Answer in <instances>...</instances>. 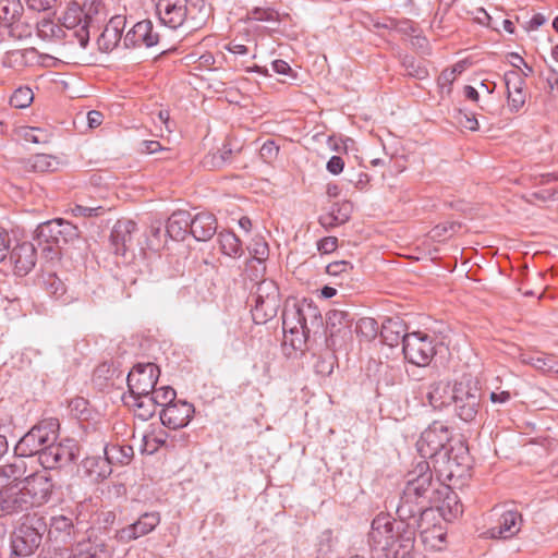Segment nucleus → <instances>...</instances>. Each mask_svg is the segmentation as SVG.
<instances>
[{"label":"nucleus","mask_w":558,"mask_h":558,"mask_svg":"<svg viewBox=\"0 0 558 558\" xmlns=\"http://www.w3.org/2000/svg\"><path fill=\"white\" fill-rule=\"evenodd\" d=\"M452 494L449 486L434 477L429 462L422 460L405 475V486L397 507V515L401 520L415 519L421 522L423 515L434 507L451 508V501H456ZM461 511L456 505V513Z\"/></svg>","instance_id":"obj_1"},{"label":"nucleus","mask_w":558,"mask_h":558,"mask_svg":"<svg viewBox=\"0 0 558 558\" xmlns=\"http://www.w3.org/2000/svg\"><path fill=\"white\" fill-rule=\"evenodd\" d=\"M451 432L448 426L435 421L421 435L416 442L417 451L424 459H432L434 465H444L442 472H447L448 477H452L459 473L461 466H466L468 450L459 442L454 449L450 445Z\"/></svg>","instance_id":"obj_2"},{"label":"nucleus","mask_w":558,"mask_h":558,"mask_svg":"<svg viewBox=\"0 0 558 558\" xmlns=\"http://www.w3.org/2000/svg\"><path fill=\"white\" fill-rule=\"evenodd\" d=\"M308 322L312 326H319L317 307L306 302L288 304L282 313L284 342L289 341L295 350H303L311 332Z\"/></svg>","instance_id":"obj_3"},{"label":"nucleus","mask_w":558,"mask_h":558,"mask_svg":"<svg viewBox=\"0 0 558 558\" xmlns=\"http://www.w3.org/2000/svg\"><path fill=\"white\" fill-rule=\"evenodd\" d=\"M60 424L54 417L41 420L34 425L16 444L14 452L17 457H38L50 449L59 438Z\"/></svg>","instance_id":"obj_4"},{"label":"nucleus","mask_w":558,"mask_h":558,"mask_svg":"<svg viewBox=\"0 0 558 558\" xmlns=\"http://www.w3.org/2000/svg\"><path fill=\"white\" fill-rule=\"evenodd\" d=\"M80 236L76 226L62 218L52 219L39 225L36 229V240L43 252L50 254V258L59 256L58 248L62 244L73 242Z\"/></svg>","instance_id":"obj_5"},{"label":"nucleus","mask_w":558,"mask_h":558,"mask_svg":"<svg viewBox=\"0 0 558 558\" xmlns=\"http://www.w3.org/2000/svg\"><path fill=\"white\" fill-rule=\"evenodd\" d=\"M452 402L457 415L464 422L475 420L481 405V389L476 380L462 378L453 385Z\"/></svg>","instance_id":"obj_6"},{"label":"nucleus","mask_w":558,"mask_h":558,"mask_svg":"<svg viewBox=\"0 0 558 558\" xmlns=\"http://www.w3.org/2000/svg\"><path fill=\"white\" fill-rule=\"evenodd\" d=\"M46 524L40 518L28 519L23 522L12 536V551L19 557H27L41 544Z\"/></svg>","instance_id":"obj_7"},{"label":"nucleus","mask_w":558,"mask_h":558,"mask_svg":"<svg viewBox=\"0 0 558 558\" xmlns=\"http://www.w3.org/2000/svg\"><path fill=\"white\" fill-rule=\"evenodd\" d=\"M97 12L94 3L81 7L76 2L68 5L62 17V25L68 29H75L74 35L81 47L85 48L89 40V26L94 21V14Z\"/></svg>","instance_id":"obj_8"},{"label":"nucleus","mask_w":558,"mask_h":558,"mask_svg":"<svg viewBox=\"0 0 558 558\" xmlns=\"http://www.w3.org/2000/svg\"><path fill=\"white\" fill-rule=\"evenodd\" d=\"M421 527V522L415 519H399V532L388 541V548L381 549L385 558H399L414 548L415 532Z\"/></svg>","instance_id":"obj_9"},{"label":"nucleus","mask_w":558,"mask_h":558,"mask_svg":"<svg viewBox=\"0 0 558 558\" xmlns=\"http://www.w3.org/2000/svg\"><path fill=\"white\" fill-rule=\"evenodd\" d=\"M435 353L433 339L428 335L417 331L404 337L403 354L410 363L426 366Z\"/></svg>","instance_id":"obj_10"},{"label":"nucleus","mask_w":558,"mask_h":558,"mask_svg":"<svg viewBox=\"0 0 558 558\" xmlns=\"http://www.w3.org/2000/svg\"><path fill=\"white\" fill-rule=\"evenodd\" d=\"M53 487L52 478L46 471L34 472L25 476L22 486L32 508L48 502Z\"/></svg>","instance_id":"obj_11"},{"label":"nucleus","mask_w":558,"mask_h":558,"mask_svg":"<svg viewBox=\"0 0 558 558\" xmlns=\"http://www.w3.org/2000/svg\"><path fill=\"white\" fill-rule=\"evenodd\" d=\"M160 371L154 363L137 364L128 375V387L132 396L150 395L154 390Z\"/></svg>","instance_id":"obj_12"},{"label":"nucleus","mask_w":558,"mask_h":558,"mask_svg":"<svg viewBox=\"0 0 558 558\" xmlns=\"http://www.w3.org/2000/svg\"><path fill=\"white\" fill-rule=\"evenodd\" d=\"M78 457V445L73 439L56 440L48 451L41 454L44 469H57L72 463Z\"/></svg>","instance_id":"obj_13"},{"label":"nucleus","mask_w":558,"mask_h":558,"mask_svg":"<svg viewBox=\"0 0 558 558\" xmlns=\"http://www.w3.org/2000/svg\"><path fill=\"white\" fill-rule=\"evenodd\" d=\"M399 521L391 520L387 514H378L372 521L371 531L368 533V545L381 553L387 549L388 541L393 538V533L399 532Z\"/></svg>","instance_id":"obj_14"},{"label":"nucleus","mask_w":558,"mask_h":558,"mask_svg":"<svg viewBox=\"0 0 558 558\" xmlns=\"http://www.w3.org/2000/svg\"><path fill=\"white\" fill-rule=\"evenodd\" d=\"M279 305V291L272 280H263L257 284L255 292V317L263 313L265 318L272 317Z\"/></svg>","instance_id":"obj_15"},{"label":"nucleus","mask_w":558,"mask_h":558,"mask_svg":"<svg viewBox=\"0 0 558 558\" xmlns=\"http://www.w3.org/2000/svg\"><path fill=\"white\" fill-rule=\"evenodd\" d=\"M160 40L159 33L150 20L137 22L124 36L123 45L125 48L146 47L150 48L158 45Z\"/></svg>","instance_id":"obj_16"},{"label":"nucleus","mask_w":558,"mask_h":558,"mask_svg":"<svg viewBox=\"0 0 558 558\" xmlns=\"http://www.w3.org/2000/svg\"><path fill=\"white\" fill-rule=\"evenodd\" d=\"M159 523L158 512H145L134 523L118 530L116 538L121 543H129L153 532Z\"/></svg>","instance_id":"obj_17"},{"label":"nucleus","mask_w":558,"mask_h":558,"mask_svg":"<svg viewBox=\"0 0 558 558\" xmlns=\"http://www.w3.org/2000/svg\"><path fill=\"white\" fill-rule=\"evenodd\" d=\"M23 492L21 483H14L0 489V517L27 511L32 508Z\"/></svg>","instance_id":"obj_18"},{"label":"nucleus","mask_w":558,"mask_h":558,"mask_svg":"<svg viewBox=\"0 0 558 558\" xmlns=\"http://www.w3.org/2000/svg\"><path fill=\"white\" fill-rule=\"evenodd\" d=\"M156 10L161 23L175 29L186 20L187 0H158Z\"/></svg>","instance_id":"obj_19"},{"label":"nucleus","mask_w":558,"mask_h":558,"mask_svg":"<svg viewBox=\"0 0 558 558\" xmlns=\"http://www.w3.org/2000/svg\"><path fill=\"white\" fill-rule=\"evenodd\" d=\"M194 411L195 409L192 403L178 400L175 403L162 409L160 420L165 426L171 429L182 428L190 423Z\"/></svg>","instance_id":"obj_20"},{"label":"nucleus","mask_w":558,"mask_h":558,"mask_svg":"<svg viewBox=\"0 0 558 558\" xmlns=\"http://www.w3.org/2000/svg\"><path fill=\"white\" fill-rule=\"evenodd\" d=\"M504 80L509 110L518 112L526 102L525 80L519 70L506 72Z\"/></svg>","instance_id":"obj_21"},{"label":"nucleus","mask_w":558,"mask_h":558,"mask_svg":"<svg viewBox=\"0 0 558 558\" xmlns=\"http://www.w3.org/2000/svg\"><path fill=\"white\" fill-rule=\"evenodd\" d=\"M522 526V515L517 510L502 512L496 524L487 530L486 534L494 539H508L517 535Z\"/></svg>","instance_id":"obj_22"},{"label":"nucleus","mask_w":558,"mask_h":558,"mask_svg":"<svg viewBox=\"0 0 558 558\" xmlns=\"http://www.w3.org/2000/svg\"><path fill=\"white\" fill-rule=\"evenodd\" d=\"M136 223L130 219L118 220L111 231L110 242L117 255H125L133 242Z\"/></svg>","instance_id":"obj_23"},{"label":"nucleus","mask_w":558,"mask_h":558,"mask_svg":"<svg viewBox=\"0 0 558 558\" xmlns=\"http://www.w3.org/2000/svg\"><path fill=\"white\" fill-rule=\"evenodd\" d=\"M10 263L17 275L28 274L36 264V250L29 242L17 244L10 253Z\"/></svg>","instance_id":"obj_24"},{"label":"nucleus","mask_w":558,"mask_h":558,"mask_svg":"<svg viewBox=\"0 0 558 558\" xmlns=\"http://www.w3.org/2000/svg\"><path fill=\"white\" fill-rule=\"evenodd\" d=\"M48 535L54 542L68 544L77 537L78 531L71 517L60 514L50 519Z\"/></svg>","instance_id":"obj_25"},{"label":"nucleus","mask_w":558,"mask_h":558,"mask_svg":"<svg viewBox=\"0 0 558 558\" xmlns=\"http://www.w3.org/2000/svg\"><path fill=\"white\" fill-rule=\"evenodd\" d=\"M125 24L124 17L117 15L110 19L104 32L99 36L97 44L101 51H112L121 40L122 28Z\"/></svg>","instance_id":"obj_26"},{"label":"nucleus","mask_w":558,"mask_h":558,"mask_svg":"<svg viewBox=\"0 0 558 558\" xmlns=\"http://www.w3.org/2000/svg\"><path fill=\"white\" fill-rule=\"evenodd\" d=\"M217 232V220L213 214L199 213L191 218L190 233L197 241H208Z\"/></svg>","instance_id":"obj_27"},{"label":"nucleus","mask_w":558,"mask_h":558,"mask_svg":"<svg viewBox=\"0 0 558 558\" xmlns=\"http://www.w3.org/2000/svg\"><path fill=\"white\" fill-rule=\"evenodd\" d=\"M453 386L449 381L439 380L429 384L425 397L434 409H442L452 402Z\"/></svg>","instance_id":"obj_28"},{"label":"nucleus","mask_w":558,"mask_h":558,"mask_svg":"<svg viewBox=\"0 0 558 558\" xmlns=\"http://www.w3.org/2000/svg\"><path fill=\"white\" fill-rule=\"evenodd\" d=\"M80 468L83 474L89 477L93 482L102 481L112 473V468L106 457L100 456L86 457L81 462Z\"/></svg>","instance_id":"obj_29"},{"label":"nucleus","mask_w":558,"mask_h":558,"mask_svg":"<svg viewBox=\"0 0 558 558\" xmlns=\"http://www.w3.org/2000/svg\"><path fill=\"white\" fill-rule=\"evenodd\" d=\"M353 317L344 310H330L327 313L326 325L329 330L330 338H335L338 333L347 337L351 333Z\"/></svg>","instance_id":"obj_30"},{"label":"nucleus","mask_w":558,"mask_h":558,"mask_svg":"<svg viewBox=\"0 0 558 558\" xmlns=\"http://www.w3.org/2000/svg\"><path fill=\"white\" fill-rule=\"evenodd\" d=\"M71 558H108L105 543L97 539L82 538L70 551Z\"/></svg>","instance_id":"obj_31"},{"label":"nucleus","mask_w":558,"mask_h":558,"mask_svg":"<svg viewBox=\"0 0 558 558\" xmlns=\"http://www.w3.org/2000/svg\"><path fill=\"white\" fill-rule=\"evenodd\" d=\"M407 327L399 318H387L381 326L380 337L383 342L389 347L397 345L400 341L404 345V337L409 333L405 332Z\"/></svg>","instance_id":"obj_32"},{"label":"nucleus","mask_w":558,"mask_h":558,"mask_svg":"<svg viewBox=\"0 0 558 558\" xmlns=\"http://www.w3.org/2000/svg\"><path fill=\"white\" fill-rule=\"evenodd\" d=\"M191 214L186 210L174 211L166 226L167 234L173 240H184L190 231Z\"/></svg>","instance_id":"obj_33"},{"label":"nucleus","mask_w":558,"mask_h":558,"mask_svg":"<svg viewBox=\"0 0 558 558\" xmlns=\"http://www.w3.org/2000/svg\"><path fill=\"white\" fill-rule=\"evenodd\" d=\"M104 454L110 466L114 464H128L133 456V448L129 445L108 444L104 448Z\"/></svg>","instance_id":"obj_34"},{"label":"nucleus","mask_w":558,"mask_h":558,"mask_svg":"<svg viewBox=\"0 0 558 558\" xmlns=\"http://www.w3.org/2000/svg\"><path fill=\"white\" fill-rule=\"evenodd\" d=\"M218 242L222 254L238 258L243 254L240 239L231 231H221L218 234Z\"/></svg>","instance_id":"obj_35"},{"label":"nucleus","mask_w":558,"mask_h":558,"mask_svg":"<svg viewBox=\"0 0 558 558\" xmlns=\"http://www.w3.org/2000/svg\"><path fill=\"white\" fill-rule=\"evenodd\" d=\"M248 20L269 23L267 28L271 32L278 29L281 22L280 14L271 8H255L248 12Z\"/></svg>","instance_id":"obj_36"},{"label":"nucleus","mask_w":558,"mask_h":558,"mask_svg":"<svg viewBox=\"0 0 558 558\" xmlns=\"http://www.w3.org/2000/svg\"><path fill=\"white\" fill-rule=\"evenodd\" d=\"M59 161L54 156L37 154L27 160V167L36 172H49L58 169Z\"/></svg>","instance_id":"obj_37"},{"label":"nucleus","mask_w":558,"mask_h":558,"mask_svg":"<svg viewBox=\"0 0 558 558\" xmlns=\"http://www.w3.org/2000/svg\"><path fill=\"white\" fill-rule=\"evenodd\" d=\"M22 10L19 0H0V21L5 25H11L20 19Z\"/></svg>","instance_id":"obj_38"},{"label":"nucleus","mask_w":558,"mask_h":558,"mask_svg":"<svg viewBox=\"0 0 558 558\" xmlns=\"http://www.w3.org/2000/svg\"><path fill=\"white\" fill-rule=\"evenodd\" d=\"M521 361L524 364H529L534 368L542 372H556L558 373V368H555L556 362L551 355H529L522 354Z\"/></svg>","instance_id":"obj_39"},{"label":"nucleus","mask_w":558,"mask_h":558,"mask_svg":"<svg viewBox=\"0 0 558 558\" xmlns=\"http://www.w3.org/2000/svg\"><path fill=\"white\" fill-rule=\"evenodd\" d=\"M132 397L134 399L133 407L140 418L146 421L155 414L157 407L150 398V395Z\"/></svg>","instance_id":"obj_40"},{"label":"nucleus","mask_w":558,"mask_h":558,"mask_svg":"<svg viewBox=\"0 0 558 558\" xmlns=\"http://www.w3.org/2000/svg\"><path fill=\"white\" fill-rule=\"evenodd\" d=\"M232 155V148L229 143H223L216 153L206 156L204 165L211 168H221L227 165Z\"/></svg>","instance_id":"obj_41"},{"label":"nucleus","mask_w":558,"mask_h":558,"mask_svg":"<svg viewBox=\"0 0 558 558\" xmlns=\"http://www.w3.org/2000/svg\"><path fill=\"white\" fill-rule=\"evenodd\" d=\"M168 434L163 429L145 434L143 437V451L149 454L155 453L167 442Z\"/></svg>","instance_id":"obj_42"},{"label":"nucleus","mask_w":558,"mask_h":558,"mask_svg":"<svg viewBox=\"0 0 558 558\" xmlns=\"http://www.w3.org/2000/svg\"><path fill=\"white\" fill-rule=\"evenodd\" d=\"M355 332L361 339L372 341L378 335V324L371 317L361 318L355 325Z\"/></svg>","instance_id":"obj_43"},{"label":"nucleus","mask_w":558,"mask_h":558,"mask_svg":"<svg viewBox=\"0 0 558 558\" xmlns=\"http://www.w3.org/2000/svg\"><path fill=\"white\" fill-rule=\"evenodd\" d=\"M44 286L46 291L56 300H61L66 292L64 282L53 272L44 276Z\"/></svg>","instance_id":"obj_44"},{"label":"nucleus","mask_w":558,"mask_h":558,"mask_svg":"<svg viewBox=\"0 0 558 558\" xmlns=\"http://www.w3.org/2000/svg\"><path fill=\"white\" fill-rule=\"evenodd\" d=\"M402 65L407 74L411 77L425 80L429 75L427 68L424 65V62L422 60L415 59L414 57H404Z\"/></svg>","instance_id":"obj_45"},{"label":"nucleus","mask_w":558,"mask_h":558,"mask_svg":"<svg viewBox=\"0 0 558 558\" xmlns=\"http://www.w3.org/2000/svg\"><path fill=\"white\" fill-rule=\"evenodd\" d=\"M175 397L177 392L170 386H162L158 389L154 388V390L150 392V398L153 399L156 407L160 405L167 408L168 405L178 401L175 400Z\"/></svg>","instance_id":"obj_46"},{"label":"nucleus","mask_w":558,"mask_h":558,"mask_svg":"<svg viewBox=\"0 0 558 558\" xmlns=\"http://www.w3.org/2000/svg\"><path fill=\"white\" fill-rule=\"evenodd\" d=\"M22 458L23 457H19L14 460V462L2 466L11 483H21V486H23V481L20 480L23 476H27L26 463Z\"/></svg>","instance_id":"obj_47"},{"label":"nucleus","mask_w":558,"mask_h":558,"mask_svg":"<svg viewBox=\"0 0 558 558\" xmlns=\"http://www.w3.org/2000/svg\"><path fill=\"white\" fill-rule=\"evenodd\" d=\"M22 136L26 142H32L34 144H47L51 141L52 133L46 129L32 126L25 128Z\"/></svg>","instance_id":"obj_48"},{"label":"nucleus","mask_w":558,"mask_h":558,"mask_svg":"<svg viewBox=\"0 0 558 558\" xmlns=\"http://www.w3.org/2000/svg\"><path fill=\"white\" fill-rule=\"evenodd\" d=\"M34 99L33 90L29 87H19L10 97V105L23 109L28 107Z\"/></svg>","instance_id":"obj_49"},{"label":"nucleus","mask_w":558,"mask_h":558,"mask_svg":"<svg viewBox=\"0 0 558 558\" xmlns=\"http://www.w3.org/2000/svg\"><path fill=\"white\" fill-rule=\"evenodd\" d=\"M351 213V205L349 203L339 205L335 204L331 208V211L326 215V219L335 220L336 223H344L349 220Z\"/></svg>","instance_id":"obj_50"},{"label":"nucleus","mask_w":558,"mask_h":558,"mask_svg":"<svg viewBox=\"0 0 558 558\" xmlns=\"http://www.w3.org/2000/svg\"><path fill=\"white\" fill-rule=\"evenodd\" d=\"M38 34L41 38H61L63 29L52 21H43L38 25Z\"/></svg>","instance_id":"obj_51"},{"label":"nucleus","mask_w":558,"mask_h":558,"mask_svg":"<svg viewBox=\"0 0 558 558\" xmlns=\"http://www.w3.org/2000/svg\"><path fill=\"white\" fill-rule=\"evenodd\" d=\"M250 253L252 254L254 259H256L258 263H262L268 256V245L262 239L254 240V243L250 247Z\"/></svg>","instance_id":"obj_52"},{"label":"nucleus","mask_w":558,"mask_h":558,"mask_svg":"<svg viewBox=\"0 0 558 558\" xmlns=\"http://www.w3.org/2000/svg\"><path fill=\"white\" fill-rule=\"evenodd\" d=\"M352 270V265L347 260H338L329 263L326 267V271L330 276H341L349 274Z\"/></svg>","instance_id":"obj_53"},{"label":"nucleus","mask_w":558,"mask_h":558,"mask_svg":"<svg viewBox=\"0 0 558 558\" xmlns=\"http://www.w3.org/2000/svg\"><path fill=\"white\" fill-rule=\"evenodd\" d=\"M279 147L276 145V143L274 141H267L260 147L259 155L265 162H271L274 159H276Z\"/></svg>","instance_id":"obj_54"},{"label":"nucleus","mask_w":558,"mask_h":558,"mask_svg":"<svg viewBox=\"0 0 558 558\" xmlns=\"http://www.w3.org/2000/svg\"><path fill=\"white\" fill-rule=\"evenodd\" d=\"M39 558H71V555L66 548L48 547L41 551Z\"/></svg>","instance_id":"obj_55"},{"label":"nucleus","mask_w":558,"mask_h":558,"mask_svg":"<svg viewBox=\"0 0 558 558\" xmlns=\"http://www.w3.org/2000/svg\"><path fill=\"white\" fill-rule=\"evenodd\" d=\"M101 209L102 208L100 206L88 207V206H83V205H75L72 208V213L74 216L92 217V216H97Z\"/></svg>","instance_id":"obj_56"},{"label":"nucleus","mask_w":558,"mask_h":558,"mask_svg":"<svg viewBox=\"0 0 558 558\" xmlns=\"http://www.w3.org/2000/svg\"><path fill=\"white\" fill-rule=\"evenodd\" d=\"M57 0H27V5L34 11L41 12L53 8Z\"/></svg>","instance_id":"obj_57"},{"label":"nucleus","mask_w":558,"mask_h":558,"mask_svg":"<svg viewBox=\"0 0 558 558\" xmlns=\"http://www.w3.org/2000/svg\"><path fill=\"white\" fill-rule=\"evenodd\" d=\"M337 243H338V240L335 236L324 238L317 244L318 251L324 254L331 253L337 248Z\"/></svg>","instance_id":"obj_58"},{"label":"nucleus","mask_w":558,"mask_h":558,"mask_svg":"<svg viewBox=\"0 0 558 558\" xmlns=\"http://www.w3.org/2000/svg\"><path fill=\"white\" fill-rule=\"evenodd\" d=\"M10 235L4 229H0V263L8 256L10 248Z\"/></svg>","instance_id":"obj_59"},{"label":"nucleus","mask_w":558,"mask_h":558,"mask_svg":"<svg viewBox=\"0 0 558 558\" xmlns=\"http://www.w3.org/2000/svg\"><path fill=\"white\" fill-rule=\"evenodd\" d=\"M456 80V69L445 70L441 72L438 84L441 88L448 87L447 92H450V85Z\"/></svg>","instance_id":"obj_60"},{"label":"nucleus","mask_w":558,"mask_h":558,"mask_svg":"<svg viewBox=\"0 0 558 558\" xmlns=\"http://www.w3.org/2000/svg\"><path fill=\"white\" fill-rule=\"evenodd\" d=\"M396 27H397L398 32H400L404 35H408L411 38L413 37V35H415L418 32V29L415 27L414 23L409 20L398 22Z\"/></svg>","instance_id":"obj_61"},{"label":"nucleus","mask_w":558,"mask_h":558,"mask_svg":"<svg viewBox=\"0 0 558 558\" xmlns=\"http://www.w3.org/2000/svg\"><path fill=\"white\" fill-rule=\"evenodd\" d=\"M344 161L339 156H332L327 162V170L332 174H339L342 172Z\"/></svg>","instance_id":"obj_62"},{"label":"nucleus","mask_w":558,"mask_h":558,"mask_svg":"<svg viewBox=\"0 0 558 558\" xmlns=\"http://www.w3.org/2000/svg\"><path fill=\"white\" fill-rule=\"evenodd\" d=\"M546 21L547 20L543 14L537 13L529 22L525 23L524 29L526 32L535 31L538 27H541L542 25H544L546 23Z\"/></svg>","instance_id":"obj_63"},{"label":"nucleus","mask_w":558,"mask_h":558,"mask_svg":"<svg viewBox=\"0 0 558 558\" xmlns=\"http://www.w3.org/2000/svg\"><path fill=\"white\" fill-rule=\"evenodd\" d=\"M104 116L100 111L92 110L87 113V123L90 129L98 128L102 123Z\"/></svg>","instance_id":"obj_64"}]
</instances>
